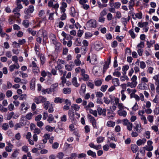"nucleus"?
<instances>
[{"label": "nucleus", "mask_w": 159, "mask_h": 159, "mask_svg": "<svg viewBox=\"0 0 159 159\" xmlns=\"http://www.w3.org/2000/svg\"><path fill=\"white\" fill-rule=\"evenodd\" d=\"M87 61H89V63L93 65H96L98 63L96 56L95 54H92L89 56L87 57Z\"/></svg>", "instance_id": "nucleus-1"}, {"label": "nucleus", "mask_w": 159, "mask_h": 159, "mask_svg": "<svg viewBox=\"0 0 159 159\" xmlns=\"http://www.w3.org/2000/svg\"><path fill=\"white\" fill-rule=\"evenodd\" d=\"M80 108V106L76 104H73L71 106V110H70L68 112V115L70 117H72L74 114V111H78Z\"/></svg>", "instance_id": "nucleus-2"}, {"label": "nucleus", "mask_w": 159, "mask_h": 159, "mask_svg": "<svg viewBox=\"0 0 159 159\" xmlns=\"http://www.w3.org/2000/svg\"><path fill=\"white\" fill-rule=\"evenodd\" d=\"M46 100V98L42 96L35 97L34 99V102L37 104H39L42 102H45Z\"/></svg>", "instance_id": "nucleus-3"}, {"label": "nucleus", "mask_w": 159, "mask_h": 159, "mask_svg": "<svg viewBox=\"0 0 159 159\" xmlns=\"http://www.w3.org/2000/svg\"><path fill=\"white\" fill-rule=\"evenodd\" d=\"M89 27L95 28L97 26L96 21L94 20H91L88 21L86 24Z\"/></svg>", "instance_id": "nucleus-4"}, {"label": "nucleus", "mask_w": 159, "mask_h": 159, "mask_svg": "<svg viewBox=\"0 0 159 159\" xmlns=\"http://www.w3.org/2000/svg\"><path fill=\"white\" fill-rule=\"evenodd\" d=\"M94 47L96 50L98 51L103 48V45L101 42L97 41L94 43Z\"/></svg>", "instance_id": "nucleus-5"}, {"label": "nucleus", "mask_w": 159, "mask_h": 159, "mask_svg": "<svg viewBox=\"0 0 159 159\" xmlns=\"http://www.w3.org/2000/svg\"><path fill=\"white\" fill-rule=\"evenodd\" d=\"M70 14L73 17H77L78 16V13L75 11V8L73 7H71L70 8Z\"/></svg>", "instance_id": "nucleus-6"}, {"label": "nucleus", "mask_w": 159, "mask_h": 159, "mask_svg": "<svg viewBox=\"0 0 159 159\" xmlns=\"http://www.w3.org/2000/svg\"><path fill=\"white\" fill-rule=\"evenodd\" d=\"M67 7V4L66 2H63L61 3V6L60 7V12L61 13H65L66 11V8Z\"/></svg>", "instance_id": "nucleus-7"}, {"label": "nucleus", "mask_w": 159, "mask_h": 159, "mask_svg": "<svg viewBox=\"0 0 159 159\" xmlns=\"http://www.w3.org/2000/svg\"><path fill=\"white\" fill-rule=\"evenodd\" d=\"M20 67V66L18 63L17 64H14L10 65L9 66V70L12 72L15 69H18Z\"/></svg>", "instance_id": "nucleus-8"}, {"label": "nucleus", "mask_w": 159, "mask_h": 159, "mask_svg": "<svg viewBox=\"0 0 159 159\" xmlns=\"http://www.w3.org/2000/svg\"><path fill=\"white\" fill-rule=\"evenodd\" d=\"M86 88V85L85 84H82L80 91V93L81 96H83L85 94Z\"/></svg>", "instance_id": "nucleus-9"}, {"label": "nucleus", "mask_w": 159, "mask_h": 159, "mask_svg": "<svg viewBox=\"0 0 159 159\" xmlns=\"http://www.w3.org/2000/svg\"><path fill=\"white\" fill-rule=\"evenodd\" d=\"M28 109L27 106L26 105L25 102L22 103L20 107V110L23 113H25Z\"/></svg>", "instance_id": "nucleus-10"}, {"label": "nucleus", "mask_w": 159, "mask_h": 159, "mask_svg": "<svg viewBox=\"0 0 159 159\" xmlns=\"http://www.w3.org/2000/svg\"><path fill=\"white\" fill-rule=\"evenodd\" d=\"M146 141V139L145 138L142 139H139L136 141V144L139 146L144 145Z\"/></svg>", "instance_id": "nucleus-11"}, {"label": "nucleus", "mask_w": 159, "mask_h": 159, "mask_svg": "<svg viewBox=\"0 0 159 159\" xmlns=\"http://www.w3.org/2000/svg\"><path fill=\"white\" fill-rule=\"evenodd\" d=\"M24 11L26 13L28 12L30 13H32L34 11V7L32 5H30L28 7L25 9Z\"/></svg>", "instance_id": "nucleus-12"}, {"label": "nucleus", "mask_w": 159, "mask_h": 159, "mask_svg": "<svg viewBox=\"0 0 159 159\" xmlns=\"http://www.w3.org/2000/svg\"><path fill=\"white\" fill-rule=\"evenodd\" d=\"M136 0H130L128 4V7L129 10L131 11H133L134 10L133 7L135 5V2Z\"/></svg>", "instance_id": "nucleus-13"}, {"label": "nucleus", "mask_w": 159, "mask_h": 159, "mask_svg": "<svg viewBox=\"0 0 159 159\" xmlns=\"http://www.w3.org/2000/svg\"><path fill=\"white\" fill-rule=\"evenodd\" d=\"M65 99L59 97H56L54 99V102L56 103H61L64 102Z\"/></svg>", "instance_id": "nucleus-14"}, {"label": "nucleus", "mask_w": 159, "mask_h": 159, "mask_svg": "<svg viewBox=\"0 0 159 159\" xmlns=\"http://www.w3.org/2000/svg\"><path fill=\"white\" fill-rule=\"evenodd\" d=\"M112 82L115 86H118L120 85V81L118 78H114L112 80Z\"/></svg>", "instance_id": "nucleus-15"}, {"label": "nucleus", "mask_w": 159, "mask_h": 159, "mask_svg": "<svg viewBox=\"0 0 159 159\" xmlns=\"http://www.w3.org/2000/svg\"><path fill=\"white\" fill-rule=\"evenodd\" d=\"M58 86V84L57 83H55L52 85L50 88L51 92H56L57 90V87Z\"/></svg>", "instance_id": "nucleus-16"}, {"label": "nucleus", "mask_w": 159, "mask_h": 159, "mask_svg": "<svg viewBox=\"0 0 159 159\" xmlns=\"http://www.w3.org/2000/svg\"><path fill=\"white\" fill-rule=\"evenodd\" d=\"M118 114L120 116L125 117L127 115V112L125 110H118L117 111Z\"/></svg>", "instance_id": "nucleus-17"}, {"label": "nucleus", "mask_w": 159, "mask_h": 159, "mask_svg": "<svg viewBox=\"0 0 159 159\" xmlns=\"http://www.w3.org/2000/svg\"><path fill=\"white\" fill-rule=\"evenodd\" d=\"M71 82L72 84L76 87H78L80 85V84L77 82L76 77H74L72 78Z\"/></svg>", "instance_id": "nucleus-18"}, {"label": "nucleus", "mask_w": 159, "mask_h": 159, "mask_svg": "<svg viewBox=\"0 0 159 159\" xmlns=\"http://www.w3.org/2000/svg\"><path fill=\"white\" fill-rule=\"evenodd\" d=\"M7 146L5 147V150L8 152H11L12 151V149L13 148V145L11 143H8Z\"/></svg>", "instance_id": "nucleus-19"}, {"label": "nucleus", "mask_w": 159, "mask_h": 159, "mask_svg": "<svg viewBox=\"0 0 159 159\" xmlns=\"http://www.w3.org/2000/svg\"><path fill=\"white\" fill-rule=\"evenodd\" d=\"M47 121L50 123L52 122L56 123V121L54 120V118L53 115L51 114H49L48 116V118L47 119Z\"/></svg>", "instance_id": "nucleus-20"}, {"label": "nucleus", "mask_w": 159, "mask_h": 159, "mask_svg": "<svg viewBox=\"0 0 159 159\" xmlns=\"http://www.w3.org/2000/svg\"><path fill=\"white\" fill-rule=\"evenodd\" d=\"M94 106V104L92 102H90L87 105L84 107V108L86 110L88 111L89 109H91L90 107H93Z\"/></svg>", "instance_id": "nucleus-21"}, {"label": "nucleus", "mask_w": 159, "mask_h": 159, "mask_svg": "<svg viewBox=\"0 0 159 159\" xmlns=\"http://www.w3.org/2000/svg\"><path fill=\"white\" fill-rule=\"evenodd\" d=\"M148 23L147 22H139L138 23V26L141 28H143L148 26Z\"/></svg>", "instance_id": "nucleus-22"}, {"label": "nucleus", "mask_w": 159, "mask_h": 159, "mask_svg": "<svg viewBox=\"0 0 159 159\" xmlns=\"http://www.w3.org/2000/svg\"><path fill=\"white\" fill-rule=\"evenodd\" d=\"M148 23L147 22H139L138 23V26L141 28H143L148 26Z\"/></svg>", "instance_id": "nucleus-23"}, {"label": "nucleus", "mask_w": 159, "mask_h": 159, "mask_svg": "<svg viewBox=\"0 0 159 159\" xmlns=\"http://www.w3.org/2000/svg\"><path fill=\"white\" fill-rule=\"evenodd\" d=\"M135 16L134 17L133 15H132L133 18L135 20L136 18H137L139 19H141L142 18V13L141 12H139L135 14Z\"/></svg>", "instance_id": "nucleus-24"}, {"label": "nucleus", "mask_w": 159, "mask_h": 159, "mask_svg": "<svg viewBox=\"0 0 159 159\" xmlns=\"http://www.w3.org/2000/svg\"><path fill=\"white\" fill-rule=\"evenodd\" d=\"M97 111L99 115H101L102 114L104 115H105L106 114V110H103L102 108L100 107H98L97 109Z\"/></svg>", "instance_id": "nucleus-25"}, {"label": "nucleus", "mask_w": 159, "mask_h": 159, "mask_svg": "<svg viewBox=\"0 0 159 159\" xmlns=\"http://www.w3.org/2000/svg\"><path fill=\"white\" fill-rule=\"evenodd\" d=\"M42 94H45L46 93L48 94H50L52 92L50 88L47 89H43L42 90Z\"/></svg>", "instance_id": "nucleus-26"}, {"label": "nucleus", "mask_w": 159, "mask_h": 159, "mask_svg": "<svg viewBox=\"0 0 159 159\" xmlns=\"http://www.w3.org/2000/svg\"><path fill=\"white\" fill-rule=\"evenodd\" d=\"M71 91V88H64L63 89V92L65 94H69L70 93Z\"/></svg>", "instance_id": "nucleus-27"}, {"label": "nucleus", "mask_w": 159, "mask_h": 159, "mask_svg": "<svg viewBox=\"0 0 159 159\" xmlns=\"http://www.w3.org/2000/svg\"><path fill=\"white\" fill-rule=\"evenodd\" d=\"M39 57H40L41 64L42 65L45 62V57L44 55L42 54H41Z\"/></svg>", "instance_id": "nucleus-28"}, {"label": "nucleus", "mask_w": 159, "mask_h": 159, "mask_svg": "<svg viewBox=\"0 0 159 159\" xmlns=\"http://www.w3.org/2000/svg\"><path fill=\"white\" fill-rule=\"evenodd\" d=\"M115 125V122L112 121H109L107 123V126L108 127H113Z\"/></svg>", "instance_id": "nucleus-29"}, {"label": "nucleus", "mask_w": 159, "mask_h": 159, "mask_svg": "<svg viewBox=\"0 0 159 159\" xmlns=\"http://www.w3.org/2000/svg\"><path fill=\"white\" fill-rule=\"evenodd\" d=\"M131 150L133 152H136L138 150V147L135 144L132 145L131 146Z\"/></svg>", "instance_id": "nucleus-30"}, {"label": "nucleus", "mask_w": 159, "mask_h": 159, "mask_svg": "<svg viewBox=\"0 0 159 159\" xmlns=\"http://www.w3.org/2000/svg\"><path fill=\"white\" fill-rule=\"evenodd\" d=\"M87 154L89 156H91L93 157H96V154L95 152H93L91 150H89L87 152Z\"/></svg>", "instance_id": "nucleus-31"}, {"label": "nucleus", "mask_w": 159, "mask_h": 159, "mask_svg": "<svg viewBox=\"0 0 159 159\" xmlns=\"http://www.w3.org/2000/svg\"><path fill=\"white\" fill-rule=\"evenodd\" d=\"M87 85L90 88L93 89L94 87V84L93 83L91 80H89L87 82Z\"/></svg>", "instance_id": "nucleus-32"}, {"label": "nucleus", "mask_w": 159, "mask_h": 159, "mask_svg": "<svg viewBox=\"0 0 159 159\" xmlns=\"http://www.w3.org/2000/svg\"><path fill=\"white\" fill-rule=\"evenodd\" d=\"M35 79L33 78L32 79L31 82L30 83V89L32 90H33L34 89L35 86Z\"/></svg>", "instance_id": "nucleus-33"}, {"label": "nucleus", "mask_w": 159, "mask_h": 159, "mask_svg": "<svg viewBox=\"0 0 159 159\" xmlns=\"http://www.w3.org/2000/svg\"><path fill=\"white\" fill-rule=\"evenodd\" d=\"M39 34H42V32L41 31L39 30L38 32V33L37 34V35L38 37H37L36 39V41L39 43H40L42 41V39L40 37H39Z\"/></svg>", "instance_id": "nucleus-34"}, {"label": "nucleus", "mask_w": 159, "mask_h": 159, "mask_svg": "<svg viewBox=\"0 0 159 159\" xmlns=\"http://www.w3.org/2000/svg\"><path fill=\"white\" fill-rule=\"evenodd\" d=\"M22 24L25 27L27 28L30 25L29 21L27 20H24L22 22Z\"/></svg>", "instance_id": "nucleus-35"}, {"label": "nucleus", "mask_w": 159, "mask_h": 159, "mask_svg": "<svg viewBox=\"0 0 159 159\" xmlns=\"http://www.w3.org/2000/svg\"><path fill=\"white\" fill-rule=\"evenodd\" d=\"M120 81L122 82L124 81L125 80L128 81L129 80L128 76L126 75L121 76L120 78Z\"/></svg>", "instance_id": "nucleus-36"}, {"label": "nucleus", "mask_w": 159, "mask_h": 159, "mask_svg": "<svg viewBox=\"0 0 159 159\" xmlns=\"http://www.w3.org/2000/svg\"><path fill=\"white\" fill-rule=\"evenodd\" d=\"M150 87V92H154L155 90V86L154 84L152 83H149Z\"/></svg>", "instance_id": "nucleus-37"}, {"label": "nucleus", "mask_w": 159, "mask_h": 159, "mask_svg": "<svg viewBox=\"0 0 159 159\" xmlns=\"http://www.w3.org/2000/svg\"><path fill=\"white\" fill-rule=\"evenodd\" d=\"M19 149H16L12 153L11 155L12 157H16L19 153Z\"/></svg>", "instance_id": "nucleus-38"}, {"label": "nucleus", "mask_w": 159, "mask_h": 159, "mask_svg": "<svg viewBox=\"0 0 159 159\" xmlns=\"http://www.w3.org/2000/svg\"><path fill=\"white\" fill-rule=\"evenodd\" d=\"M144 43L143 42L141 41L137 46L136 48H142L144 47Z\"/></svg>", "instance_id": "nucleus-39"}, {"label": "nucleus", "mask_w": 159, "mask_h": 159, "mask_svg": "<svg viewBox=\"0 0 159 159\" xmlns=\"http://www.w3.org/2000/svg\"><path fill=\"white\" fill-rule=\"evenodd\" d=\"M144 148L146 150L150 151L153 150V146L146 145L144 147Z\"/></svg>", "instance_id": "nucleus-40"}, {"label": "nucleus", "mask_w": 159, "mask_h": 159, "mask_svg": "<svg viewBox=\"0 0 159 159\" xmlns=\"http://www.w3.org/2000/svg\"><path fill=\"white\" fill-rule=\"evenodd\" d=\"M89 111V113L91 114H93L94 116L95 117L97 116L98 115L97 111L96 110H93L92 109H89V110H88Z\"/></svg>", "instance_id": "nucleus-41"}, {"label": "nucleus", "mask_w": 159, "mask_h": 159, "mask_svg": "<svg viewBox=\"0 0 159 159\" xmlns=\"http://www.w3.org/2000/svg\"><path fill=\"white\" fill-rule=\"evenodd\" d=\"M54 128V127H53L49 125H47L45 127L46 129L49 132H52L53 131Z\"/></svg>", "instance_id": "nucleus-42"}, {"label": "nucleus", "mask_w": 159, "mask_h": 159, "mask_svg": "<svg viewBox=\"0 0 159 159\" xmlns=\"http://www.w3.org/2000/svg\"><path fill=\"white\" fill-rule=\"evenodd\" d=\"M127 86L130 87L131 88H133L135 87L137 85L133 83V82H128L127 84Z\"/></svg>", "instance_id": "nucleus-43"}, {"label": "nucleus", "mask_w": 159, "mask_h": 159, "mask_svg": "<svg viewBox=\"0 0 159 159\" xmlns=\"http://www.w3.org/2000/svg\"><path fill=\"white\" fill-rule=\"evenodd\" d=\"M140 119L143 122L144 125H146L147 124V120L145 116L140 117Z\"/></svg>", "instance_id": "nucleus-44"}, {"label": "nucleus", "mask_w": 159, "mask_h": 159, "mask_svg": "<svg viewBox=\"0 0 159 159\" xmlns=\"http://www.w3.org/2000/svg\"><path fill=\"white\" fill-rule=\"evenodd\" d=\"M147 119L150 123H152L153 121L154 116L152 115H148L147 116Z\"/></svg>", "instance_id": "nucleus-45"}, {"label": "nucleus", "mask_w": 159, "mask_h": 159, "mask_svg": "<svg viewBox=\"0 0 159 159\" xmlns=\"http://www.w3.org/2000/svg\"><path fill=\"white\" fill-rule=\"evenodd\" d=\"M144 113L145 111L143 110H139L138 111V115L140 116V117L144 116Z\"/></svg>", "instance_id": "nucleus-46"}, {"label": "nucleus", "mask_w": 159, "mask_h": 159, "mask_svg": "<svg viewBox=\"0 0 159 159\" xmlns=\"http://www.w3.org/2000/svg\"><path fill=\"white\" fill-rule=\"evenodd\" d=\"M33 116V114L31 112L29 113L26 115L25 116V119H26L28 120H30L32 119V118Z\"/></svg>", "instance_id": "nucleus-47"}, {"label": "nucleus", "mask_w": 159, "mask_h": 159, "mask_svg": "<svg viewBox=\"0 0 159 159\" xmlns=\"http://www.w3.org/2000/svg\"><path fill=\"white\" fill-rule=\"evenodd\" d=\"M82 79L84 81H87L89 79V75L86 74H84L82 75Z\"/></svg>", "instance_id": "nucleus-48"}, {"label": "nucleus", "mask_w": 159, "mask_h": 159, "mask_svg": "<svg viewBox=\"0 0 159 159\" xmlns=\"http://www.w3.org/2000/svg\"><path fill=\"white\" fill-rule=\"evenodd\" d=\"M144 136L146 139H149L150 138V133L149 131H145L144 133Z\"/></svg>", "instance_id": "nucleus-49"}, {"label": "nucleus", "mask_w": 159, "mask_h": 159, "mask_svg": "<svg viewBox=\"0 0 159 159\" xmlns=\"http://www.w3.org/2000/svg\"><path fill=\"white\" fill-rule=\"evenodd\" d=\"M148 82V79L146 77H143L141 78L140 82L147 83Z\"/></svg>", "instance_id": "nucleus-50"}, {"label": "nucleus", "mask_w": 159, "mask_h": 159, "mask_svg": "<svg viewBox=\"0 0 159 159\" xmlns=\"http://www.w3.org/2000/svg\"><path fill=\"white\" fill-rule=\"evenodd\" d=\"M27 31L29 33L31 34L33 36L35 35L36 34V31L33 30L30 28H28Z\"/></svg>", "instance_id": "nucleus-51"}, {"label": "nucleus", "mask_w": 159, "mask_h": 159, "mask_svg": "<svg viewBox=\"0 0 159 159\" xmlns=\"http://www.w3.org/2000/svg\"><path fill=\"white\" fill-rule=\"evenodd\" d=\"M41 149L40 147H39V148H35L32 149L31 152L33 153H38L39 154V153L38 151Z\"/></svg>", "instance_id": "nucleus-52"}, {"label": "nucleus", "mask_w": 159, "mask_h": 159, "mask_svg": "<svg viewBox=\"0 0 159 159\" xmlns=\"http://www.w3.org/2000/svg\"><path fill=\"white\" fill-rule=\"evenodd\" d=\"M139 109V105L137 104V102H136L134 106L132 107L133 111H136Z\"/></svg>", "instance_id": "nucleus-53"}, {"label": "nucleus", "mask_w": 159, "mask_h": 159, "mask_svg": "<svg viewBox=\"0 0 159 159\" xmlns=\"http://www.w3.org/2000/svg\"><path fill=\"white\" fill-rule=\"evenodd\" d=\"M129 33L131 37L133 39H134L136 37L135 34L132 30H130L129 31Z\"/></svg>", "instance_id": "nucleus-54"}, {"label": "nucleus", "mask_w": 159, "mask_h": 159, "mask_svg": "<svg viewBox=\"0 0 159 159\" xmlns=\"http://www.w3.org/2000/svg\"><path fill=\"white\" fill-rule=\"evenodd\" d=\"M137 79V76L135 75H133V76L132 77L131 79V80L132 81V82H133V83H134L137 85V82L136 81Z\"/></svg>", "instance_id": "nucleus-55"}, {"label": "nucleus", "mask_w": 159, "mask_h": 159, "mask_svg": "<svg viewBox=\"0 0 159 159\" xmlns=\"http://www.w3.org/2000/svg\"><path fill=\"white\" fill-rule=\"evenodd\" d=\"M24 13L25 14V15L24 16V18L25 19H29L30 17H31V13H30L28 12L26 13L25 12V11H24Z\"/></svg>", "instance_id": "nucleus-56"}, {"label": "nucleus", "mask_w": 159, "mask_h": 159, "mask_svg": "<svg viewBox=\"0 0 159 159\" xmlns=\"http://www.w3.org/2000/svg\"><path fill=\"white\" fill-rule=\"evenodd\" d=\"M102 84V81L101 80H98L95 81V84L96 86H100Z\"/></svg>", "instance_id": "nucleus-57"}, {"label": "nucleus", "mask_w": 159, "mask_h": 159, "mask_svg": "<svg viewBox=\"0 0 159 159\" xmlns=\"http://www.w3.org/2000/svg\"><path fill=\"white\" fill-rule=\"evenodd\" d=\"M12 45L14 48H17L20 47V46L19 43H17L16 41H14L12 43Z\"/></svg>", "instance_id": "nucleus-58"}, {"label": "nucleus", "mask_w": 159, "mask_h": 159, "mask_svg": "<svg viewBox=\"0 0 159 159\" xmlns=\"http://www.w3.org/2000/svg\"><path fill=\"white\" fill-rule=\"evenodd\" d=\"M140 68L142 69H144L146 67V65L144 62L143 61H141L140 62Z\"/></svg>", "instance_id": "nucleus-59"}, {"label": "nucleus", "mask_w": 159, "mask_h": 159, "mask_svg": "<svg viewBox=\"0 0 159 159\" xmlns=\"http://www.w3.org/2000/svg\"><path fill=\"white\" fill-rule=\"evenodd\" d=\"M64 156V154L62 152H60L57 153V157L59 159H62Z\"/></svg>", "instance_id": "nucleus-60"}, {"label": "nucleus", "mask_w": 159, "mask_h": 159, "mask_svg": "<svg viewBox=\"0 0 159 159\" xmlns=\"http://www.w3.org/2000/svg\"><path fill=\"white\" fill-rule=\"evenodd\" d=\"M11 60L13 61L16 63L15 64L18 63V58L15 55L12 56L11 58Z\"/></svg>", "instance_id": "nucleus-61"}, {"label": "nucleus", "mask_w": 159, "mask_h": 159, "mask_svg": "<svg viewBox=\"0 0 159 159\" xmlns=\"http://www.w3.org/2000/svg\"><path fill=\"white\" fill-rule=\"evenodd\" d=\"M113 75L114 76L119 77L121 75V73L120 72L118 71L115 70L114 72L113 73Z\"/></svg>", "instance_id": "nucleus-62"}, {"label": "nucleus", "mask_w": 159, "mask_h": 159, "mask_svg": "<svg viewBox=\"0 0 159 159\" xmlns=\"http://www.w3.org/2000/svg\"><path fill=\"white\" fill-rule=\"evenodd\" d=\"M126 126L128 130L129 131L132 130L133 127V124L129 122Z\"/></svg>", "instance_id": "nucleus-63"}, {"label": "nucleus", "mask_w": 159, "mask_h": 159, "mask_svg": "<svg viewBox=\"0 0 159 159\" xmlns=\"http://www.w3.org/2000/svg\"><path fill=\"white\" fill-rule=\"evenodd\" d=\"M93 34L90 32H87L85 34V38L86 39H89L91 37Z\"/></svg>", "instance_id": "nucleus-64"}]
</instances>
